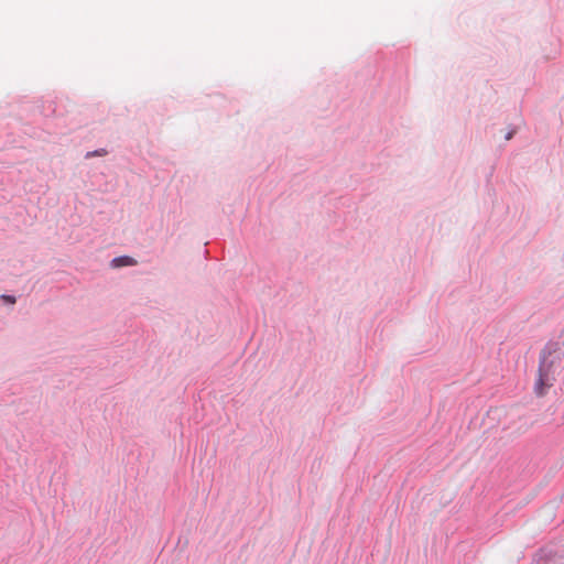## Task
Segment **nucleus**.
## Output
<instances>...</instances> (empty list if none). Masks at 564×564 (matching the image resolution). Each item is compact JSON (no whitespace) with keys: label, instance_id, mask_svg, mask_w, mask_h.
<instances>
[{"label":"nucleus","instance_id":"obj_1","mask_svg":"<svg viewBox=\"0 0 564 564\" xmlns=\"http://www.w3.org/2000/svg\"><path fill=\"white\" fill-rule=\"evenodd\" d=\"M558 367H561L558 354H549L542 357L539 368V378L535 383V391L539 395L544 393L545 388L552 386V381L554 380L553 375Z\"/></svg>","mask_w":564,"mask_h":564},{"label":"nucleus","instance_id":"obj_2","mask_svg":"<svg viewBox=\"0 0 564 564\" xmlns=\"http://www.w3.org/2000/svg\"><path fill=\"white\" fill-rule=\"evenodd\" d=\"M135 264H137V260H134L133 258H131L129 256L117 257L111 260L112 268L131 267V265H135Z\"/></svg>","mask_w":564,"mask_h":564},{"label":"nucleus","instance_id":"obj_3","mask_svg":"<svg viewBox=\"0 0 564 564\" xmlns=\"http://www.w3.org/2000/svg\"><path fill=\"white\" fill-rule=\"evenodd\" d=\"M2 299L8 302V303H11V304H14L15 303V297L14 296H11V295H2Z\"/></svg>","mask_w":564,"mask_h":564},{"label":"nucleus","instance_id":"obj_4","mask_svg":"<svg viewBox=\"0 0 564 564\" xmlns=\"http://www.w3.org/2000/svg\"><path fill=\"white\" fill-rule=\"evenodd\" d=\"M104 154H106V151L105 150H100V151H96V152H88L86 156L90 158L93 155H104Z\"/></svg>","mask_w":564,"mask_h":564},{"label":"nucleus","instance_id":"obj_5","mask_svg":"<svg viewBox=\"0 0 564 564\" xmlns=\"http://www.w3.org/2000/svg\"><path fill=\"white\" fill-rule=\"evenodd\" d=\"M511 135H512L511 133L507 134L506 139L507 140L511 139Z\"/></svg>","mask_w":564,"mask_h":564}]
</instances>
